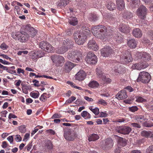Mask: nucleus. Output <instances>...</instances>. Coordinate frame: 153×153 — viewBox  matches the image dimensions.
Segmentation results:
<instances>
[{
	"label": "nucleus",
	"mask_w": 153,
	"mask_h": 153,
	"mask_svg": "<svg viewBox=\"0 0 153 153\" xmlns=\"http://www.w3.org/2000/svg\"><path fill=\"white\" fill-rule=\"evenodd\" d=\"M96 71L97 75L100 77L102 76V69L100 67L97 68Z\"/></svg>",
	"instance_id": "79ce46f5"
},
{
	"label": "nucleus",
	"mask_w": 153,
	"mask_h": 153,
	"mask_svg": "<svg viewBox=\"0 0 153 153\" xmlns=\"http://www.w3.org/2000/svg\"><path fill=\"white\" fill-rule=\"evenodd\" d=\"M143 43L145 47H148V45H149L151 44L150 41L148 39L144 38L143 39Z\"/></svg>",
	"instance_id": "c03bdc74"
},
{
	"label": "nucleus",
	"mask_w": 153,
	"mask_h": 153,
	"mask_svg": "<svg viewBox=\"0 0 153 153\" xmlns=\"http://www.w3.org/2000/svg\"><path fill=\"white\" fill-rule=\"evenodd\" d=\"M89 19L91 21H95L98 19V17L96 14H91L90 15Z\"/></svg>",
	"instance_id": "a19ab883"
},
{
	"label": "nucleus",
	"mask_w": 153,
	"mask_h": 153,
	"mask_svg": "<svg viewBox=\"0 0 153 153\" xmlns=\"http://www.w3.org/2000/svg\"><path fill=\"white\" fill-rule=\"evenodd\" d=\"M146 153H153V145L149 146L146 149Z\"/></svg>",
	"instance_id": "49530a36"
},
{
	"label": "nucleus",
	"mask_w": 153,
	"mask_h": 153,
	"mask_svg": "<svg viewBox=\"0 0 153 153\" xmlns=\"http://www.w3.org/2000/svg\"><path fill=\"white\" fill-rule=\"evenodd\" d=\"M12 35L13 39L22 42H27L29 38V35L25 32L22 33L18 32L12 33Z\"/></svg>",
	"instance_id": "7ed1b4c3"
},
{
	"label": "nucleus",
	"mask_w": 153,
	"mask_h": 153,
	"mask_svg": "<svg viewBox=\"0 0 153 153\" xmlns=\"http://www.w3.org/2000/svg\"><path fill=\"white\" fill-rule=\"evenodd\" d=\"M82 55L80 51H69L68 58L71 60L75 62H78L82 59Z\"/></svg>",
	"instance_id": "20e7f679"
},
{
	"label": "nucleus",
	"mask_w": 153,
	"mask_h": 153,
	"mask_svg": "<svg viewBox=\"0 0 153 153\" xmlns=\"http://www.w3.org/2000/svg\"><path fill=\"white\" fill-rule=\"evenodd\" d=\"M15 140L17 142H19L22 140V138L20 135L17 134L16 136Z\"/></svg>",
	"instance_id": "680f3d73"
},
{
	"label": "nucleus",
	"mask_w": 153,
	"mask_h": 153,
	"mask_svg": "<svg viewBox=\"0 0 153 153\" xmlns=\"http://www.w3.org/2000/svg\"><path fill=\"white\" fill-rule=\"evenodd\" d=\"M97 104L105 105H107V102L102 99H100L98 100Z\"/></svg>",
	"instance_id": "09e8293b"
},
{
	"label": "nucleus",
	"mask_w": 153,
	"mask_h": 153,
	"mask_svg": "<svg viewBox=\"0 0 153 153\" xmlns=\"http://www.w3.org/2000/svg\"><path fill=\"white\" fill-rule=\"evenodd\" d=\"M140 134L143 137L153 138V133L150 131H143L141 132Z\"/></svg>",
	"instance_id": "b1692460"
},
{
	"label": "nucleus",
	"mask_w": 153,
	"mask_h": 153,
	"mask_svg": "<svg viewBox=\"0 0 153 153\" xmlns=\"http://www.w3.org/2000/svg\"><path fill=\"white\" fill-rule=\"evenodd\" d=\"M136 101L138 102H146V100L144 99L141 97H139L136 100Z\"/></svg>",
	"instance_id": "6e6d98bb"
},
{
	"label": "nucleus",
	"mask_w": 153,
	"mask_h": 153,
	"mask_svg": "<svg viewBox=\"0 0 153 153\" xmlns=\"http://www.w3.org/2000/svg\"><path fill=\"white\" fill-rule=\"evenodd\" d=\"M45 53L44 51H39L37 53L36 55L39 57H41L43 56Z\"/></svg>",
	"instance_id": "13d9d810"
},
{
	"label": "nucleus",
	"mask_w": 153,
	"mask_h": 153,
	"mask_svg": "<svg viewBox=\"0 0 153 153\" xmlns=\"http://www.w3.org/2000/svg\"><path fill=\"white\" fill-rule=\"evenodd\" d=\"M81 116L85 119H89L91 117L90 114L85 111H83L81 113Z\"/></svg>",
	"instance_id": "58836bf2"
},
{
	"label": "nucleus",
	"mask_w": 153,
	"mask_h": 153,
	"mask_svg": "<svg viewBox=\"0 0 153 153\" xmlns=\"http://www.w3.org/2000/svg\"><path fill=\"white\" fill-rule=\"evenodd\" d=\"M148 66V64L146 62H140L133 65L132 68L134 69L140 70L142 69L146 68Z\"/></svg>",
	"instance_id": "4468645a"
},
{
	"label": "nucleus",
	"mask_w": 153,
	"mask_h": 153,
	"mask_svg": "<svg viewBox=\"0 0 153 153\" xmlns=\"http://www.w3.org/2000/svg\"><path fill=\"white\" fill-rule=\"evenodd\" d=\"M0 68L4 70H6L7 71L9 72L10 73V71H9V70L7 68V67L6 66H4V65H2L0 63Z\"/></svg>",
	"instance_id": "338daca9"
},
{
	"label": "nucleus",
	"mask_w": 153,
	"mask_h": 153,
	"mask_svg": "<svg viewBox=\"0 0 153 153\" xmlns=\"http://www.w3.org/2000/svg\"><path fill=\"white\" fill-rule=\"evenodd\" d=\"M107 9L110 10L112 11L115 9L116 8L115 4L111 2H109L107 6Z\"/></svg>",
	"instance_id": "72a5a7b5"
},
{
	"label": "nucleus",
	"mask_w": 153,
	"mask_h": 153,
	"mask_svg": "<svg viewBox=\"0 0 153 153\" xmlns=\"http://www.w3.org/2000/svg\"><path fill=\"white\" fill-rule=\"evenodd\" d=\"M46 93H44L42 94L39 98V99L42 102H45L46 100L47 97L45 95Z\"/></svg>",
	"instance_id": "5fc2aeb1"
},
{
	"label": "nucleus",
	"mask_w": 153,
	"mask_h": 153,
	"mask_svg": "<svg viewBox=\"0 0 153 153\" xmlns=\"http://www.w3.org/2000/svg\"><path fill=\"white\" fill-rule=\"evenodd\" d=\"M7 113V111H2L0 113L1 116L2 117H6Z\"/></svg>",
	"instance_id": "69168bd1"
},
{
	"label": "nucleus",
	"mask_w": 153,
	"mask_h": 153,
	"mask_svg": "<svg viewBox=\"0 0 153 153\" xmlns=\"http://www.w3.org/2000/svg\"><path fill=\"white\" fill-rule=\"evenodd\" d=\"M112 51L110 48H102L100 50L101 55L103 57H108L111 53Z\"/></svg>",
	"instance_id": "aec40b11"
},
{
	"label": "nucleus",
	"mask_w": 153,
	"mask_h": 153,
	"mask_svg": "<svg viewBox=\"0 0 153 153\" xmlns=\"http://www.w3.org/2000/svg\"><path fill=\"white\" fill-rule=\"evenodd\" d=\"M43 50L44 52L48 53H52L54 52L53 48H44Z\"/></svg>",
	"instance_id": "0e129e2a"
},
{
	"label": "nucleus",
	"mask_w": 153,
	"mask_h": 153,
	"mask_svg": "<svg viewBox=\"0 0 153 153\" xmlns=\"http://www.w3.org/2000/svg\"><path fill=\"white\" fill-rule=\"evenodd\" d=\"M137 16L143 20H144L147 14V9L146 7L143 5H140L137 11Z\"/></svg>",
	"instance_id": "0eeeda50"
},
{
	"label": "nucleus",
	"mask_w": 153,
	"mask_h": 153,
	"mask_svg": "<svg viewBox=\"0 0 153 153\" xmlns=\"http://www.w3.org/2000/svg\"><path fill=\"white\" fill-rule=\"evenodd\" d=\"M85 60L89 64H94L97 62V57L94 53L90 52L87 54Z\"/></svg>",
	"instance_id": "1a4fd4ad"
},
{
	"label": "nucleus",
	"mask_w": 153,
	"mask_h": 153,
	"mask_svg": "<svg viewBox=\"0 0 153 153\" xmlns=\"http://www.w3.org/2000/svg\"><path fill=\"white\" fill-rule=\"evenodd\" d=\"M44 148L47 150H51L53 149V144L50 140H48L45 142Z\"/></svg>",
	"instance_id": "bb28decb"
},
{
	"label": "nucleus",
	"mask_w": 153,
	"mask_h": 153,
	"mask_svg": "<svg viewBox=\"0 0 153 153\" xmlns=\"http://www.w3.org/2000/svg\"><path fill=\"white\" fill-rule=\"evenodd\" d=\"M117 8L119 10L123 9L125 7L124 0H116Z\"/></svg>",
	"instance_id": "412c9836"
},
{
	"label": "nucleus",
	"mask_w": 153,
	"mask_h": 153,
	"mask_svg": "<svg viewBox=\"0 0 153 153\" xmlns=\"http://www.w3.org/2000/svg\"><path fill=\"white\" fill-rule=\"evenodd\" d=\"M131 126H132L135 127V128H140L141 126L138 123H131Z\"/></svg>",
	"instance_id": "4d7b16f0"
},
{
	"label": "nucleus",
	"mask_w": 153,
	"mask_h": 153,
	"mask_svg": "<svg viewBox=\"0 0 153 153\" xmlns=\"http://www.w3.org/2000/svg\"><path fill=\"white\" fill-rule=\"evenodd\" d=\"M119 30L120 31L123 33H127L129 31L128 27L125 25H123L120 26L119 28Z\"/></svg>",
	"instance_id": "c756f323"
},
{
	"label": "nucleus",
	"mask_w": 153,
	"mask_h": 153,
	"mask_svg": "<svg viewBox=\"0 0 153 153\" xmlns=\"http://www.w3.org/2000/svg\"><path fill=\"white\" fill-rule=\"evenodd\" d=\"M19 131L21 133H25L26 131V128L25 125H23L19 126Z\"/></svg>",
	"instance_id": "a18cd8bd"
},
{
	"label": "nucleus",
	"mask_w": 153,
	"mask_h": 153,
	"mask_svg": "<svg viewBox=\"0 0 153 153\" xmlns=\"http://www.w3.org/2000/svg\"><path fill=\"white\" fill-rule=\"evenodd\" d=\"M151 79V76L148 72H140L137 79V81L141 82L144 83H148L150 81Z\"/></svg>",
	"instance_id": "39448f33"
},
{
	"label": "nucleus",
	"mask_w": 153,
	"mask_h": 153,
	"mask_svg": "<svg viewBox=\"0 0 153 153\" xmlns=\"http://www.w3.org/2000/svg\"><path fill=\"white\" fill-rule=\"evenodd\" d=\"M138 54L141 56V59L145 62L148 61L151 59V56L149 54L146 53H138Z\"/></svg>",
	"instance_id": "dca6fc26"
},
{
	"label": "nucleus",
	"mask_w": 153,
	"mask_h": 153,
	"mask_svg": "<svg viewBox=\"0 0 153 153\" xmlns=\"http://www.w3.org/2000/svg\"><path fill=\"white\" fill-rule=\"evenodd\" d=\"M51 59L53 63H54L55 65L57 66H60L65 61L64 58L62 56L58 55H54L51 56Z\"/></svg>",
	"instance_id": "6e6552de"
},
{
	"label": "nucleus",
	"mask_w": 153,
	"mask_h": 153,
	"mask_svg": "<svg viewBox=\"0 0 153 153\" xmlns=\"http://www.w3.org/2000/svg\"><path fill=\"white\" fill-rule=\"evenodd\" d=\"M7 140L10 142V143H12L13 142V136H10L7 138Z\"/></svg>",
	"instance_id": "774afa93"
},
{
	"label": "nucleus",
	"mask_w": 153,
	"mask_h": 153,
	"mask_svg": "<svg viewBox=\"0 0 153 153\" xmlns=\"http://www.w3.org/2000/svg\"><path fill=\"white\" fill-rule=\"evenodd\" d=\"M131 130V128L130 127L126 126H118L115 129L116 132L123 134H129Z\"/></svg>",
	"instance_id": "9d476101"
},
{
	"label": "nucleus",
	"mask_w": 153,
	"mask_h": 153,
	"mask_svg": "<svg viewBox=\"0 0 153 153\" xmlns=\"http://www.w3.org/2000/svg\"><path fill=\"white\" fill-rule=\"evenodd\" d=\"M86 76V74L83 70H81L79 71L76 74L75 78L76 80L79 81L83 80Z\"/></svg>",
	"instance_id": "2eb2a0df"
},
{
	"label": "nucleus",
	"mask_w": 153,
	"mask_h": 153,
	"mask_svg": "<svg viewBox=\"0 0 153 153\" xmlns=\"http://www.w3.org/2000/svg\"><path fill=\"white\" fill-rule=\"evenodd\" d=\"M127 97L126 92L124 90L120 91L116 96V98L118 100L124 99L126 98Z\"/></svg>",
	"instance_id": "a211bd4d"
},
{
	"label": "nucleus",
	"mask_w": 153,
	"mask_h": 153,
	"mask_svg": "<svg viewBox=\"0 0 153 153\" xmlns=\"http://www.w3.org/2000/svg\"><path fill=\"white\" fill-rule=\"evenodd\" d=\"M95 114L97 115L99 113V109L97 107H95L94 108L92 111Z\"/></svg>",
	"instance_id": "bf43d9fd"
},
{
	"label": "nucleus",
	"mask_w": 153,
	"mask_h": 153,
	"mask_svg": "<svg viewBox=\"0 0 153 153\" xmlns=\"http://www.w3.org/2000/svg\"><path fill=\"white\" fill-rule=\"evenodd\" d=\"M100 117H106L107 116L108 114L106 113V112H101L100 113Z\"/></svg>",
	"instance_id": "e2e57ef3"
},
{
	"label": "nucleus",
	"mask_w": 153,
	"mask_h": 153,
	"mask_svg": "<svg viewBox=\"0 0 153 153\" xmlns=\"http://www.w3.org/2000/svg\"><path fill=\"white\" fill-rule=\"evenodd\" d=\"M90 33V30L86 27H82V30L76 31L74 33L76 42L78 45L83 44L86 40L87 36Z\"/></svg>",
	"instance_id": "f03ea898"
},
{
	"label": "nucleus",
	"mask_w": 153,
	"mask_h": 153,
	"mask_svg": "<svg viewBox=\"0 0 153 153\" xmlns=\"http://www.w3.org/2000/svg\"><path fill=\"white\" fill-rule=\"evenodd\" d=\"M108 20L112 22L117 20L115 15H108Z\"/></svg>",
	"instance_id": "37998d69"
},
{
	"label": "nucleus",
	"mask_w": 153,
	"mask_h": 153,
	"mask_svg": "<svg viewBox=\"0 0 153 153\" xmlns=\"http://www.w3.org/2000/svg\"><path fill=\"white\" fill-rule=\"evenodd\" d=\"M88 48H98L99 45L96 42L93 40L89 41L88 44Z\"/></svg>",
	"instance_id": "393cba45"
},
{
	"label": "nucleus",
	"mask_w": 153,
	"mask_h": 153,
	"mask_svg": "<svg viewBox=\"0 0 153 153\" xmlns=\"http://www.w3.org/2000/svg\"><path fill=\"white\" fill-rule=\"evenodd\" d=\"M127 45L130 48H135L137 45V42L134 39H127Z\"/></svg>",
	"instance_id": "4be33fe9"
},
{
	"label": "nucleus",
	"mask_w": 153,
	"mask_h": 153,
	"mask_svg": "<svg viewBox=\"0 0 153 153\" xmlns=\"http://www.w3.org/2000/svg\"><path fill=\"white\" fill-rule=\"evenodd\" d=\"M123 17L125 19H130L133 17L132 13L130 12H125L123 14Z\"/></svg>",
	"instance_id": "e433bc0d"
},
{
	"label": "nucleus",
	"mask_w": 153,
	"mask_h": 153,
	"mask_svg": "<svg viewBox=\"0 0 153 153\" xmlns=\"http://www.w3.org/2000/svg\"><path fill=\"white\" fill-rule=\"evenodd\" d=\"M120 62L123 64H127L133 60L131 54L129 51H125L120 56Z\"/></svg>",
	"instance_id": "423d86ee"
},
{
	"label": "nucleus",
	"mask_w": 153,
	"mask_h": 153,
	"mask_svg": "<svg viewBox=\"0 0 153 153\" xmlns=\"http://www.w3.org/2000/svg\"><path fill=\"white\" fill-rule=\"evenodd\" d=\"M30 96L33 98L36 99L38 98L39 96V94L36 93H31L30 94Z\"/></svg>",
	"instance_id": "603ef678"
},
{
	"label": "nucleus",
	"mask_w": 153,
	"mask_h": 153,
	"mask_svg": "<svg viewBox=\"0 0 153 153\" xmlns=\"http://www.w3.org/2000/svg\"><path fill=\"white\" fill-rule=\"evenodd\" d=\"M115 136L119 137L118 143L120 145L124 146L126 145L127 144L126 140L125 139L119 137L117 135H115Z\"/></svg>",
	"instance_id": "cd10ccee"
},
{
	"label": "nucleus",
	"mask_w": 153,
	"mask_h": 153,
	"mask_svg": "<svg viewBox=\"0 0 153 153\" xmlns=\"http://www.w3.org/2000/svg\"><path fill=\"white\" fill-rule=\"evenodd\" d=\"M113 35L114 36V38L115 41L117 42V43L116 45H118V43H121L122 42L123 38L120 33H119L117 35L115 34H114Z\"/></svg>",
	"instance_id": "a878e982"
},
{
	"label": "nucleus",
	"mask_w": 153,
	"mask_h": 153,
	"mask_svg": "<svg viewBox=\"0 0 153 153\" xmlns=\"http://www.w3.org/2000/svg\"><path fill=\"white\" fill-rule=\"evenodd\" d=\"M25 30L26 31H28L30 32L33 30V28L31 27L29 25H27L25 27Z\"/></svg>",
	"instance_id": "de8ad7c7"
},
{
	"label": "nucleus",
	"mask_w": 153,
	"mask_h": 153,
	"mask_svg": "<svg viewBox=\"0 0 153 153\" xmlns=\"http://www.w3.org/2000/svg\"><path fill=\"white\" fill-rule=\"evenodd\" d=\"M21 85L22 86V89L23 92L27 94L28 93L27 90L30 88V86L23 84H21Z\"/></svg>",
	"instance_id": "ea45409f"
},
{
	"label": "nucleus",
	"mask_w": 153,
	"mask_h": 153,
	"mask_svg": "<svg viewBox=\"0 0 153 153\" xmlns=\"http://www.w3.org/2000/svg\"><path fill=\"white\" fill-rule=\"evenodd\" d=\"M99 85V84L97 82L94 80L90 82L88 84V86L93 88L97 87Z\"/></svg>",
	"instance_id": "c9c22d12"
},
{
	"label": "nucleus",
	"mask_w": 153,
	"mask_h": 153,
	"mask_svg": "<svg viewBox=\"0 0 153 153\" xmlns=\"http://www.w3.org/2000/svg\"><path fill=\"white\" fill-rule=\"evenodd\" d=\"M131 6L132 8H135L139 4L140 0H131Z\"/></svg>",
	"instance_id": "f704fd0d"
},
{
	"label": "nucleus",
	"mask_w": 153,
	"mask_h": 153,
	"mask_svg": "<svg viewBox=\"0 0 153 153\" xmlns=\"http://www.w3.org/2000/svg\"><path fill=\"white\" fill-rule=\"evenodd\" d=\"M68 51V48H56L55 52L59 54L64 53Z\"/></svg>",
	"instance_id": "4c0bfd02"
},
{
	"label": "nucleus",
	"mask_w": 153,
	"mask_h": 153,
	"mask_svg": "<svg viewBox=\"0 0 153 153\" xmlns=\"http://www.w3.org/2000/svg\"><path fill=\"white\" fill-rule=\"evenodd\" d=\"M76 99V98L74 96H72L66 101V103H70L73 102Z\"/></svg>",
	"instance_id": "864d4df0"
},
{
	"label": "nucleus",
	"mask_w": 153,
	"mask_h": 153,
	"mask_svg": "<svg viewBox=\"0 0 153 153\" xmlns=\"http://www.w3.org/2000/svg\"><path fill=\"white\" fill-rule=\"evenodd\" d=\"M132 34L135 38H139L142 36V33L141 30L139 28H135L132 30Z\"/></svg>",
	"instance_id": "6ab92c4d"
},
{
	"label": "nucleus",
	"mask_w": 153,
	"mask_h": 153,
	"mask_svg": "<svg viewBox=\"0 0 153 153\" xmlns=\"http://www.w3.org/2000/svg\"><path fill=\"white\" fill-rule=\"evenodd\" d=\"M143 125L144 127H149L153 126V123L152 122H145L143 123Z\"/></svg>",
	"instance_id": "8fccbe9b"
},
{
	"label": "nucleus",
	"mask_w": 153,
	"mask_h": 153,
	"mask_svg": "<svg viewBox=\"0 0 153 153\" xmlns=\"http://www.w3.org/2000/svg\"><path fill=\"white\" fill-rule=\"evenodd\" d=\"M75 134L73 131L68 130L64 131V136L65 139L68 141H73L75 139Z\"/></svg>",
	"instance_id": "f8f14e48"
},
{
	"label": "nucleus",
	"mask_w": 153,
	"mask_h": 153,
	"mask_svg": "<svg viewBox=\"0 0 153 153\" xmlns=\"http://www.w3.org/2000/svg\"><path fill=\"white\" fill-rule=\"evenodd\" d=\"M114 142L111 138H107L105 140L102 146V149L104 150H107L111 148L113 146Z\"/></svg>",
	"instance_id": "ddd939ff"
},
{
	"label": "nucleus",
	"mask_w": 153,
	"mask_h": 153,
	"mask_svg": "<svg viewBox=\"0 0 153 153\" xmlns=\"http://www.w3.org/2000/svg\"><path fill=\"white\" fill-rule=\"evenodd\" d=\"M32 146V142L29 143L25 147V148L27 149V151H29Z\"/></svg>",
	"instance_id": "052dcab7"
},
{
	"label": "nucleus",
	"mask_w": 153,
	"mask_h": 153,
	"mask_svg": "<svg viewBox=\"0 0 153 153\" xmlns=\"http://www.w3.org/2000/svg\"><path fill=\"white\" fill-rule=\"evenodd\" d=\"M138 108L136 106H133L129 108V110L132 112H134L137 111Z\"/></svg>",
	"instance_id": "3c124183"
},
{
	"label": "nucleus",
	"mask_w": 153,
	"mask_h": 153,
	"mask_svg": "<svg viewBox=\"0 0 153 153\" xmlns=\"http://www.w3.org/2000/svg\"><path fill=\"white\" fill-rule=\"evenodd\" d=\"M68 22L70 25L73 26H75L77 24L78 21L76 18L72 17H71L69 19Z\"/></svg>",
	"instance_id": "473e14b6"
},
{
	"label": "nucleus",
	"mask_w": 153,
	"mask_h": 153,
	"mask_svg": "<svg viewBox=\"0 0 153 153\" xmlns=\"http://www.w3.org/2000/svg\"><path fill=\"white\" fill-rule=\"evenodd\" d=\"M74 66V64L72 63L69 61L67 62L65 64V69L66 72H69Z\"/></svg>",
	"instance_id": "5701e85b"
},
{
	"label": "nucleus",
	"mask_w": 153,
	"mask_h": 153,
	"mask_svg": "<svg viewBox=\"0 0 153 153\" xmlns=\"http://www.w3.org/2000/svg\"><path fill=\"white\" fill-rule=\"evenodd\" d=\"M69 3L68 0H61L58 2L57 6L60 7L65 6Z\"/></svg>",
	"instance_id": "2f4dec72"
},
{
	"label": "nucleus",
	"mask_w": 153,
	"mask_h": 153,
	"mask_svg": "<svg viewBox=\"0 0 153 153\" xmlns=\"http://www.w3.org/2000/svg\"><path fill=\"white\" fill-rule=\"evenodd\" d=\"M109 27H105L102 25H96L92 28L91 32L96 37L104 39L111 34Z\"/></svg>",
	"instance_id": "f257e3e1"
},
{
	"label": "nucleus",
	"mask_w": 153,
	"mask_h": 153,
	"mask_svg": "<svg viewBox=\"0 0 153 153\" xmlns=\"http://www.w3.org/2000/svg\"><path fill=\"white\" fill-rule=\"evenodd\" d=\"M63 45L64 48H71L73 46V42L68 39L63 41Z\"/></svg>",
	"instance_id": "f3484780"
},
{
	"label": "nucleus",
	"mask_w": 153,
	"mask_h": 153,
	"mask_svg": "<svg viewBox=\"0 0 153 153\" xmlns=\"http://www.w3.org/2000/svg\"><path fill=\"white\" fill-rule=\"evenodd\" d=\"M112 70L116 74H123L126 72V69L125 67L121 65L120 64H116L115 67L112 68Z\"/></svg>",
	"instance_id": "9b49d317"
},
{
	"label": "nucleus",
	"mask_w": 153,
	"mask_h": 153,
	"mask_svg": "<svg viewBox=\"0 0 153 153\" xmlns=\"http://www.w3.org/2000/svg\"><path fill=\"white\" fill-rule=\"evenodd\" d=\"M99 136L97 134H90L88 137V140L89 141H95L98 140Z\"/></svg>",
	"instance_id": "c85d7f7f"
},
{
	"label": "nucleus",
	"mask_w": 153,
	"mask_h": 153,
	"mask_svg": "<svg viewBox=\"0 0 153 153\" xmlns=\"http://www.w3.org/2000/svg\"><path fill=\"white\" fill-rule=\"evenodd\" d=\"M39 48H50L52 47V45L46 42H41L39 45Z\"/></svg>",
	"instance_id": "7c9ffc66"
}]
</instances>
